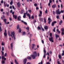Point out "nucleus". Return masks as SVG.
Returning a JSON list of instances; mask_svg holds the SVG:
<instances>
[{
	"instance_id": "obj_1",
	"label": "nucleus",
	"mask_w": 64,
	"mask_h": 64,
	"mask_svg": "<svg viewBox=\"0 0 64 64\" xmlns=\"http://www.w3.org/2000/svg\"><path fill=\"white\" fill-rule=\"evenodd\" d=\"M33 54L31 55L30 56L33 59H34L36 58V57H37V54L36 52H34Z\"/></svg>"
},
{
	"instance_id": "obj_2",
	"label": "nucleus",
	"mask_w": 64,
	"mask_h": 64,
	"mask_svg": "<svg viewBox=\"0 0 64 64\" xmlns=\"http://www.w3.org/2000/svg\"><path fill=\"white\" fill-rule=\"evenodd\" d=\"M56 12L57 15H58V14L60 15V14H61V13H64V12L63 11V10H61L60 12V10L58 9L56 10Z\"/></svg>"
},
{
	"instance_id": "obj_3",
	"label": "nucleus",
	"mask_w": 64,
	"mask_h": 64,
	"mask_svg": "<svg viewBox=\"0 0 64 64\" xmlns=\"http://www.w3.org/2000/svg\"><path fill=\"white\" fill-rule=\"evenodd\" d=\"M11 34H10V36L11 37H12V36H15V32H14V31L11 32Z\"/></svg>"
},
{
	"instance_id": "obj_4",
	"label": "nucleus",
	"mask_w": 64,
	"mask_h": 64,
	"mask_svg": "<svg viewBox=\"0 0 64 64\" xmlns=\"http://www.w3.org/2000/svg\"><path fill=\"white\" fill-rule=\"evenodd\" d=\"M49 40L50 41H51L52 42H54V41H53V37L49 38Z\"/></svg>"
},
{
	"instance_id": "obj_5",
	"label": "nucleus",
	"mask_w": 64,
	"mask_h": 64,
	"mask_svg": "<svg viewBox=\"0 0 64 64\" xmlns=\"http://www.w3.org/2000/svg\"><path fill=\"white\" fill-rule=\"evenodd\" d=\"M48 21H49L48 22V24H50V23H51V22L52 21V20L51 19H50V18H48Z\"/></svg>"
},
{
	"instance_id": "obj_6",
	"label": "nucleus",
	"mask_w": 64,
	"mask_h": 64,
	"mask_svg": "<svg viewBox=\"0 0 64 64\" xmlns=\"http://www.w3.org/2000/svg\"><path fill=\"white\" fill-rule=\"evenodd\" d=\"M56 23H57V22L56 21H54V22H52V26H54V24H56Z\"/></svg>"
},
{
	"instance_id": "obj_7",
	"label": "nucleus",
	"mask_w": 64,
	"mask_h": 64,
	"mask_svg": "<svg viewBox=\"0 0 64 64\" xmlns=\"http://www.w3.org/2000/svg\"><path fill=\"white\" fill-rule=\"evenodd\" d=\"M27 58H25L23 62L24 63V64H26V62H27Z\"/></svg>"
},
{
	"instance_id": "obj_8",
	"label": "nucleus",
	"mask_w": 64,
	"mask_h": 64,
	"mask_svg": "<svg viewBox=\"0 0 64 64\" xmlns=\"http://www.w3.org/2000/svg\"><path fill=\"white\" fill-rule=\"evenodd\" d=\"M21 17L20 16H19L18 17V21H21Z\"/></svg>"
},
{
	"instance_id": "obj_9",
	"label": "nucleus",
	"mask_w": 64,
	"mask_h": 64,
	"mask_svg": "<svg viewBox=\"0 0 64 64\" xmlns=\"http://www.w3.org/2000/svg\"><path fill=\"white\" fill-rule=\"evenodd\" d=\"M28 35H30L29 36L30 38H31V37L32 36V34H30V32L28 33L27 34L28 36Z\"/></svg>"
},
{
	"instance_id": "obj_10",
	"label": "nucleus",
	"mask_w": 64,
	"mask_h": 64,
	"mask_svg": "<svg viewBox=\"0 0 64 64\" xmlns=\"http://www.w3.org/2000/svg\"><path fill=\"white\" fill-rule=\"evenodd\" d=\"M12 16L13 18H15V19H17V15L15 14H13Z\"/></svg>"
},
{
	"instance_id": "obj_11",
	"label": "nucleus",
	"mask_w": 64,
	"mask_h": 64,
	"mask_svg": "<svg viewBox=\"0 0 64 64\" xmlns=\"http://www.w3.org/2000/svg\"><path fill=\"white\" fill-rule=\"evenodd\" d=\"M35 47V44H32V49H33L34 48V47Z\"/></svg>"
},
{
	"instance_id": "obj_12",
	"label": "nucleus",
	"mask_w": 64,
	"mask_h": 64,
	"mask_svg": "<svg viewBox=\"0 0 64 64\" xmlns=\"http://www.w3.org/2000/svg\"><path fill=\"white\" fill-rule=\"evenodd\" d=\"M44 28L45 30H47L48 29V26H46L44 27Z\"/></svg>"
},
{
	"instance_id": "obj_13",
	"label": "nucleus",
	"mask_w": 64,
	"mask_h": 64,
	"mask_svg": "<svg viewBox=\"0 0 64 64\" xmlns=\"http://www.w3.org/2000/svg\"><path fill=\"white\" fill-rule=\"evenodd\" d=\"M2 59H4V60H6V58H4V56H2Z\"/></svg>"
},
{
	"instance_id": "obj_14",
	"label": "nucleus",
	"mask_w": 64,
	"mask_h": 64,
	"mask_svg": "<svg viewBox=\"0 0 64 64\" xmlns=\"http://www.w3.org/2000/svg\"><path fill=\"white\" fill-rule=\"evenodd\" d=\"M17 5L18 6V7H20V2H18L17 3Z\"/></svg>"
},
{
	"instance_id": "obj_15",
	"label": "nucleus",
	"mask_w": 64,
	"mask_h": 64,
	"mask_svg": "<svg viewBox=\"0 0 64 64\" xmlns=\"http://www.w3.org/2000/svg\"><path fill=\"white\" fill-rule=\"evenodd\" d=\"M39 19H40V21H41V22H43V18H40Z\"/></svg>"
},
{
	"instance_id": "obj_16",
	"label": "nucleus",
	"mask_w": 64,
	"mask_h": 64,
	"mask_svg": "<svg viewBox=\"0 0 64 64\" xmlns=\"http://www.w3.org/2000/svg\"><path fill=\"white\" fill-rule=\"evenodd\" d=\"M55 7H56V4H54L52 6V8H55Z\"/></svg>"
},
{
	"instance_id": "obj_17",
	"label": "nucleus",
	"mask_w": 64,
	"mask_h": 64,
	"mask_svg": "<svg viewBox=\"0 0 64 64\" xmlns=\"http://www.w3.org/2000/svg\"><path fill=\"white\" fill-rule=\"evenodd\" d=\"M62 22H63L62 20H61L59 22V25H61L62 24Z\"/></svg>"
},
{
	"instance_id": "obj_18",
	"label": "nucleus",
	"mask_w": 64,
	"mask_h": 64,
	"mask_svg": "<svg viewBox=\"0 0 64 64\" xmlns=\"http://www.w3.org/2000/svg\"><path fill=\"white\" fill-rule=\"evenodd\" d=\"M44 22L46 23V18H44Z\"/></svg>"
},
{
	"instance_id": "obj_19",
	"label": "nucleus",
	"mask_w": 64,
	"mask_h": 64,
	"mask_svg": "<svg viewBox=\"0 0 64 64\" xmlns=\"http://www.w3.org/2000/svg\"><path fill=\"white\" fill-rule=\"evenodd\" d=\"M56 31L58 32V34H60L61 33V32H60V31L59 30H58V29H57L56 30Z\"/></svg>"
},
{
	"instance_id": "obj_20",
	"label": "nucleus",
	"mask_w": 64,
	"mask_h": 64,
	"mask_svg": "<svg viewBox=\"0 0 64 64\" xmlns=\"http://www.w3.org/2000/svg\"><path fill=\"white\" fill-rule=\"evenodd\" d=\"M59 37V36L58 35L56 34V38L57 39V38H58V37Z\"/></svg>"
},
{
	"instance_id": "obj_21",
	"label": "nucleus",
	"mask_w": 64,
	"mask_h": 64,
	"mask_svg": "<svg viewBox=\"0 0 64 64\" xmlns=\"http://www.w3.org/2000/svg\"><path fill=\"white\" fill-rule=\"evenodd\" d=\"M13 3V0H12L10 2V4L11 5Z\"/></svg>"
},
{
	"instance_id": "obj_22",
	"label": "nucleus",
	"mask_w": 64,
	"mask_h": 64,
	"mask_svg": "<svg viewBox=\"0 0 64 64\" xmlns=\"http://www.w3.org/2000/svg\"><path fill=\"white\" fill-rule=\"evenodd\" d=\"M44 55H47V54H46V51L45 50H44Z\"/></svg>"
},
{
	"instance_id": "obj_23",
	"label": "nucleus",
	"mask_w": 64,
	"mask_h": 64,
	"mask_svg": "<svg viewBox=\"0 0 64 64\" xmlns=\"http://www.w3.org/2000/svg\"><path fill=\"white\" fill-rule=\"evenodd\" d=\"M28 16L29 19H31V17H30V14H28Z\"/></svg>"
},
{
	"instance_id": "obj_24",
	"label": "nucleus",
	"mask_w": 64,
	"mask_h": 64,
	"mask_svg": "<svg viewBox=\"0 0 64 64\" xmlns=\"http://www.w3.org/2000/svg\"><path fill=\"white\" fill-rule=\"evenodd\" d=\"M4 34L5 37H6V36H7V34L6 32L4 33Z\"/></svg>"
},
{
	"instance_id": "obj_25",
	"label": "nucleus",
	"mask_w": 64,
	"mask_h": 64,
	"mask_svg": "<svg viewBox=\"0 0 64 64\" xmlns=\"http://www.w3.org/2000/svg\"><path fill=\"white\" fill-rule=\"evenodd\" d=\"M27 59L28 60H31V57L28 56V57Z\"/></svg>"
},
{
	"instance_id": "obj_26",
	"label": "nucleus",
	"mask_w": 64,
	"mask_h": 64,
	"mask_svg": "<svg viewBox=\"0 0 64 64\" xmlns=\"http://www.w3.org/2000/svg\"><path fill=\"white\" fill-rule=\"evenodd\" d=\"M58 57L59 59H61V57H62V56H61L60 55H59L58 56Z\"/></svg>"
},
{
	"instance_id": "obj_27",
	"label": "nucleus",
	"mask_w": 64,
	"mask_h": 64,
	"mask_svg": "<svg viewBox=\"0 0 64 64\" xmlns=\"http://www.w3.org/2000/svg\"><path fill=\"white\" fill-rule=\"evenodd\" d=\"M26 34V33L25 32H22V35H25V34Z\"/></svg>"
},
{
	"instance_id": "obj_28",
	"label": "nucleus",
	"mask_w": 64,
	"mask_h": 64,
	"mask_svg": "<svg viewBox=\"0 0 64 64\" xmlns=\"http://www.w3.org/2000/svg\"><path fill=\"white\" fill-rule=\"evenodd\" d=\"M15 62L16 64H18V62H17V60H15Z\"/></svg>"
},
{
	"instance_id": "obj_29",
	"label": "nucleus",
	"mask_w": 64,
	"mask_h": 64,
	"mask_svg": "<svg viewBox=\"0 0 64 64\" xmlns=\"http://www.w3.org/2000/svg\"><path fill=\"white\" fill-rule=\"evenodd\" d=\"M37 29H38V30H41V28H40V26H38V28H37Z\"/></svg>"
},
{
	"instance_id": "obj_30",
	"label": "nucleus",
	"mask_w": 64,
	"mask_h": 64,
	"mask_svg": "<svg viewBox=\"0 0 64 64\" xmlns=\"http://www.w3.org/2000/svg\"><path fill=\"white\" fill-rule=\"evenodd\" d=\"M24 12V10H22L21 11V12L20 13L21 14H23V12Z\"/></svg>"
},
{
	"instance_id": "obj_31",
	"label": "nucleus",
	"mask_w": 64,
	"mask_h": 64,
	"mask_svg": "<svg viewBox=\"0 0 64 64\" xmlns=\"http://www.w3.org/2000/svg\"><path fill=\"white\" fill-rule=\"evenodd\" d=\"M4 21L5 23H6V21H7V20L6 19L4 18Z\"/></svg>"
},
{
	"instance_id": "obj_32",
	"label": "nucleus",
	"mask_w": 64,
	"mask_h": 64,
	"mask_svg": "<svg viewBox=\"0 0 64 64\" xmlns=\"http://www.w3.org/2000/svg\"><path fill=\"white\" fill-rule=\"evenodd\" d=\"M26 17V14H24V15L23 16V17L24 18H25V17Z\"/></svg>"
},
{
	"instance_id": "obj_33",
	"label": "nucleus",
	"mask_w": 64,
	"mask_h": 64,
	"mask_svg": "<svg viewBox=\"0 0 64 64\" xmlns=\"http://www.w3.org/2000/svg\"><path fill=\"white\" fill-rule=\"evenodd\" d=\"M55 29H56V28H55V27L54 28V29L53 30V31L54 32H55Z\"/></svg>"
},
{
	"instance_id": "obj_34",
	"label": "nucleus",
	"mask_w": 64,
	"mask_h": 64,
	"mask_svg": "<svg viewBox=\"0 0 64 64\" xmlns=\"http://www.w3.org/2000/svg\"><path fill=\"white\" fill-rule=\"evenodd\" d=\"M61 35H64V32H61Z\"/></svg>"
},
{
	"instance_id": "obj_35",
	"label": "nucleus",
	"mask_w": 64,
	"mask_h": 64,
	"mask_svg": "<svg viewBox=\"0 0 64 64\" xmlns=\"http://www.w3.org/2000/svg\"><path fill=\"white\" fill-rule=\"evenodd\" d=\"M19 32H20V33H21V30L20 28H19Z\"/></svg>"
},
{
	"instance_id": "obj_36",
	"label": "nucleus",
	"mask_w": 64,
	"mask_h": 64,
	"mask_svg": "<svg viewBox=\"0 0 64 64\" xmlns=\"http://www.w3.org/2000/svg\"><path fill=\"white\" fill-rule=\"evenodd\" d=\"M24 14H25L26 15V14L27 15V16H28V14H27V12H26V13H24Z\"/></svg>"
},
{
	"instance_id": "obj_37",
	"label": "nucleus",
	"mask_w": 64,
	"mask_h": 64,
	"mask_svg": "<svg viewBox=\"0 0 64 64\" xmlns=\"http://www.w3.org/2000/svg\"><path fill=\"white\" fill-rule=\"evenodd\" d=\"M46 55H47V54H44V56H43V58H46Z\"/></svg>"
},
{
	"instance_id": "obj_38",
	"label": "nucleus",
	"mask_w": 64,
	"mask_h": 64,
	"mask_svg": "<svg viewBox=\"0 0 64 64\" xmlns=\"http://www.w3.org/2000/svg\"><path fill=\"white\" fill-rule=\"evenodd\" d=\"M41 28H42V30L43 31H44V30L43 28H42V27H41Z\"/></svg>"
},
{
	"instance_id": "obj_39",
	"label": "nucleus",
	"mask_w": 64,
	"mask_h": 64,
	"mask_svg": "<svg viewBox=\"0 0 64 64\" xmlns=\"http://www.w3.org/2000/svg\"><path fill=\"white\" fill-rule=\"evenodd\" d=\"M12 8L14 9V10H15V7H14V6L12 5Z\"/></svg>"
},
{
	"instance_id": "obj_40",
	"label": "nucleus",
	"mask_w": 64,
	"mask_h": 64,
	"mask_svg": "<svg viewBox=\"0 0 64 64\" xmlns=\"http://www.w3.org/2000/svg\"><path fill=\"white\" fill-rule=\"evenodd\" d=\"M2 64H4L5 63V60H3L2 61Z\"/></svg>"
},
{
	"instance_id": "obj_41",
	"label": "nucleus",
	"mask_w": 64,
	"mask_h": 64,
	"mask_svg": "<svg viewBox=\"0 0 64 64\" xmlns=\"http://www.w3.org/2000/svg\"><path fill=\"white\" fill-rule=\"evenodd\" d=\"M34 6L36 7V6H37V4L36 3H35L34 4Z\"/></svg>"
},
{
	"instance_id": "obj_42",
	"label": "nucleus",
	"mask_w": 64,
	"mask_h": 64,
	"mask_svg": "<svg viewBox=\"0 0 64 64\" xmlns=\"http://www.w3.org/2000/svg\"><path fill=\"white\" fill-rule=\"evenodd\" d=\"M55 11H53L52 12V13H53V14H54V15H55Z\"/></svg>"
},
{
	"instance_id": "obj_43",
	"label": "nucleus",
	"mask_w": 64,
	"mask_h": 64,
	"mask_svg": "<svg viewBox=\"0 0 64 64\" xmlns=\"http://www.w3.org/2000/svg\"><path fill=\"white\" fill-rule=\"evenodd\" d=\"M24 24H25V25H27V22H24Z\"/></svg>"
},
{
	"instance_id": "obj_44",
	"label": "nucleus",
	"mask_w": 64,
	"mask_h": 64,
	"mask_svg": "<svg viewBox=\"0 0 64 64\" xmlns=\"http://www.w3.org/2000/svg\"><path fill=\"white\" fill-rule=\"evenodd\" d=\"M0 32H2V28L1 26H0Z\"/></svg>"
},
{
	"instance_id": "obj_45",
	"label": "nucleus",
	"mask_w": 64,
	"mask_h": 64,
	"mask_svg": "<svg viewBox=\"0 0 64 64\" xmlns=\"http://www.w3.org/2000/svg\"><path fill=\"white\" fill-rule=\"evenodd\" d=\"M62 32H64V28H62Z\"/></svg>"
},
{
	"instance_id": "obj_46",
	"label": "nucleus",
	"mask_w": 64,
	"mask_h": 64,
	"mask_svg": "<svg viewBox=\"0 0 64 64\" xmlns=\"http://www.w3.org/2000/svg\"><path fill=\"white\" fill-rule=\"evenodd\" d=\"M39 17H41L42 16V14H38Z\"/></svg>"
},
{
	"instance_id": "obj_47",
	"label": "nucleus",
	"mask_w": 64,
	"mask_h": 64,
	"mask_svg": "<svg viewBox=\"0 0 64 64\" xmlns=\"http://www.w3.org/2000/svg\"><path fill=\"white\" fill-rule=\"evenodd\" d=\"M40 14H42V11H40Z\"/></svg>"
},
{
	"instance_id": "obj_48",
	"label": "nucleus",
	"mask_w": 64,
	"mask_h": 64,
	"mask_svg": "<svg viewBox=\"0 0 64 64\" xmlns=\"http://www.w3.org/2000/svg\"><path fill=\"white\" fill-rule=\"evenodd\" d=\"M28 11L30 13H31V12H32V10H28Z\"/></svg>"
},
{
	"instance_id": "obj_49",
	"label": "nucleus",
	"mask_w": 64,
	"mask_h": 64,
	"mask_svg": "<svg viewBox=\"0 0 64 64\" xmlns=\"http://www.w3.org/2000/svg\"><path fill=\"white\" fill-rule=\"evenodd\" d=\"M12 56V57H14V54H13V53H12V54H11Z\"/></svg>"
},
{
	"instance_id": "obj_50",
	"label": "nucleus",
	"mask_w": 64,
	"mask_h": 64,
	"mask_svg": "<svg viewBox=\"0 0 64 64\" xmlns=\"http://www.w3.org/2000/svg\"><path fill=\"white\" fill-rule=\"evenodd\" d=\"M41 41H42V43H43V44H44V40H42Z\"/></svg>"
},
{
	"instance_id": "obj_51",
	"label": "nucleus",
	"mask_w": 64,
	"mask_h": 64,
	"mask_svg": "<svg viewBox=\"0 0 64 64\" xmlns=\"http://www.w3.org/2000/svg\"><path fill=\"white\" fill-rule=\"evenodd\" d=\"M6 13L7 15H8V16H9V13L8 12H6Z\"/></svg>"
},
{
	"instance_id": "obj_52",
	"label": "nucleus",
	"mask_w": 64,
	"mask_h": 64,
	"mask_svg": "<svg viewBox=\"0 0 64 64\" xmlns=\"http://www.w3.org/2000/svg\"><path fill=\"white\" fill-rule=\"evenodd\" d=\"M10 46H11V47H13V44L12 43L10 44Z\"/></svg>"
},
{
	"instance_id": "obj_53",
	"label": "nucleus",
	"mask_w": 64,
	"mask_h": 64,
	"mask_svg": "<svg viewBox=\"0 0 64 64\" xmlns=\"http://www.w3.org/2000/svg\"><path fill=\"white\" fill-rule=\"evenodd\" d=\"M48 11V10H46L45 11V13L46 14H47V12Z\"/></svg>"
},
{
	"instance_id": "obj_54",
	"label": "nucleus",
	"mask_w": 64,
	"mask_h": 64,
	"mask_svg": "<svg viewBox=\"0 0 64 64\" xmlns=\"http://www.w3.org/2000/svg\"><path fill=\"white\" fill-rule=\"evenodd\" d=\"M59 16L58 15L56 16V18L57 19H59Z\"/></svg>"
},
{
	"instance_id": "obj_55",
	"label": "nucleus",
	"mask_w": 64,
	"mask_h": 64,
	"mask_svg": "<svg viewBox=\"0 0 64 64\" xmlns=\"http://www.w3.org/2000/svg\"><path fill=\"white\" fill-rule=\"evenodd\" d=\"M52 0H49V3H52Z\"/></svg>"
},
{
	"instance_id": "obj_56",
	"label": "nucleus",
	"mask_w": 64,
	"mask_h": 64,
	"mask_svg": "<svg viewBox=\"0 0 64 64\" xmlns=\"http://www.w3.org/2000/svg\"><path fill=\"white\" fill-rule=\"evenodd\" d=\"M1 52H2V55H3L4 54V52H3V51H1Z\"/></svg>"
},
{
	"instance_id": "obj_57",
	"label": "nucleus",
	"mask_w": 64,
	"mask_h": 64,
	"mask_svg": "<svg viewBox=\"0 0 64 64\" xmlns=\"http://www.w3.org/2000/svg\"><path fill=\"white\" fill-rule=\"evenodd\" d=\"M50 36H52V33H50Z\"/></svg>"
},
{
	"instance_id": "obj_58",
	"label": "nucleus",
	"mask_w": 64,
	"mask_h": 64,
	"mask_svg": "<svg viewBox=\"0 0 64 64\" xmlns=\"http://www.w3.org/2000/svg\"><path fill=\"white\" fill-rule=\"evenodd\" d=\"M4 47L3 46H2V51H4Z\"/></svg>"
},
{
	"instance_id": "obj_59",
	"label": "nucleus",
	"mask_w": 64,
	"mask_h": 64,
	"mask_svg": "<svg viewBox=\"0 0 64 64\" xmlns=\"http://www.w3.org/2000/svg\"><path fill=\"white\" fill-rule=\"evenodd\" d=\"M57 63L58 64H60V62L59 61H58Z\"/></svg>"
},
{
	"instance_id": "obj_60",
	"label": "nucleus",
	"mask_w": 64,
	"mask_h": 64,
	"mask_svg": "<svg viewBox=\"0 0 64 64\" xmlns=\"http://www.w3.org/2000/svg\"><path fill=\"white\" fill-rule=\"evenodd\" d=\"M57 63L58 64H60V62L59 61H58Z\"/></svg>"
},
{
	"instance_id": "obj_61",
	"label": "nucleus",
	"mask_w": 64,
	"mask_h": 64,
	"mask_svg": "<svg viewBox=\"0 0 64 64\" xmlns=\"http://www.w3.org/2000/svg\"><path fill=\"white\" fill-rule=\"evenodd\" d=\"M4 56L5 57H7V53H5V54H4Z\"/></svg>"
},
{
	"instance_id": "obj_62",
	"label": "nucleus",
	"mask_w": 64,
	"mask_h": 64,
	"mask_svg": "<svg viewBox=\"0 0 64 64\" xmlns=\"http://www.w3.org/2000/svg\"><path fill=\"white\" fill-rule=\"evenodd\" d=\"M26 29H27V30H29V27H27L26 28Z\"/></svg>"
},
{
	"instance_id": "obj_63",
	"label": "nucleus",
	"mask_w": 64,
	"mask_h": 64,
	"mask_svg": "<svg viewBox=\"0 0 64 64\" xmlns=\"http://www.w3.org/2000/svg\"><path fill=\"white\" fill-rule=\"evenodd\" d=\"M1 3H2V4H3V0H2L1 1Z\"/></svg>"
},
{
	"instance_id": "obj_64",
	"label": "nucleus",
	"mask_w": 64,
	"mask_h": 64,
	"mask_svg": "<svg viewBox=\"0 0 64 64\" xmlns=\"http://www.w3.org/2000/svg\"><path fill=\"white\" fill-rule=\"evenodd\" d=\"M39 8L38 7H36V10H38L39 9Z\"/></svg>"
}]
</instances>
